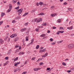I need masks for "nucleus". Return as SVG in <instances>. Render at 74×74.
Segmentation results:
<instances>
[{"label": "nucleus", "instance_id": "dca6fc26", "mask_svg": "<svg viewBox=\"0 0 74 74\" xmlns=\"http://www.w3.org/2000/svg\"><path fill=\"white\" fill-rule=\"evenodd\" d=\"M45 34H42L41 35H40V37H45Z\"/></svg>", "mask_w": 74, "mask_h": 74}, {"label": "nucleus", "instance_id": "72a5a7b5", "mask_svg": "<svg viewBox=\"0 0 74 74\" xmlns=\"http://www.w3.org/2000/svg\"><path fill=\"white\" fill-rule=\"evenodd\" d=\"M42 51H43V52H45V51H46V49H44L42 50Z\"/></svg>", "mask_w": 74, "mask_h": 74}, {"label": "nucleus", "instance_id": "c756f323", "mask_svg": "<svg viewBox=\"0 0 74 74\" xmlns=\"http://www.w3.org/2000/svg\"><path fill=\"white\" fill-rule=\"evenodd\" d=\"M33 21H34L35 22H36V21H37V19L36 18L35 19H34Z\"/></svg>", "mask_w": 74, "mask_h": 74}, {"label": "nucleus", "instance_id": "a211bd4d", "mask_svg": "<svg viewBox=\"0 0 74 74\" xmlns=\"http://www.w3.org/2000/svg\"><path fill=\"white\" fill-rule=\"evenodd\" d=\"M58 32L60 33H64V31H59Z\"/></svg>", "mask_w": 74, "mask_h": 74}, {"label": "nucleus", "instance_id": "ddd939ff", "mask_svg": "<svg viewBox=\"0 0 74 74\" xmlns=\"http://www.w3.org/2000/svg\"><path fill=\"white\" fill-rule=\"evenodd\" d=\"M44 13L43 12H41V13H40L39 14H38V15H44Z\"/></svg>", "mask_w": 74, "mask_h": 74}, {"label": "nucleus", "instance_id": "f3484780", "mask_svg": "<svg viewBox=\"0 0 74 74\" xmlns=\"http://www.w3.org/2000/svg\"><path fill=\"white\" fill-rule=\"evenodd\" d=\"M0 42L2 44H3V40L1 39H0Z\"/></svg>", "mask_w": 74, "mask_h": 74}, {"label": "nucleus", "instance_id": "49530a36", "mask_svg": "<svg viewBox=\"0 0 74 74\" xmlns=\"http://www.w3.org/2000/svg\"><path fill=\"white\" fill-rule=\"evenodd\" d=\"M3 23V21H0V25H1V24H2Z\"/></svg>", "mask_w": 74, "mask_h": 74}, {"label": "nucleus", "instance_id": "79ce46f5", "mask_svg": "<svg viewBox=\"0 0 74 74\" xmlns=\"http://www.w3.org/2000/svg\"><path fill=\"white\" fill-rule=\"evenodd\" d=\"M67 72L68 73H70V72H71V70L67 71Z\"/></svg>", "mask_w": 74, "mask_h": 74}, {"label": "nucleus", "instance_id": "ea45409f", "mask_svg": "<svg viewBox=\"0 0 74 74\" xmlns=\"http://www.w3.org/2000/svg\"><path fill=\"white\" fill-rule=\"evenodd\" d=\"M19 8V6H18V7H17L16 8H15V9H16V10H17V9H18V8Z\"/></svg>", "mask_w": 74, "mask_h": 74}, {"label": "nucleus", "instance_id": "f03ea898", "mask_svg": "<svg viewBox=\"0 0 74 74\" xmlns=\"http://www.w3.org/2000/svg\"><path fill=\"white\" fill-rule=\"evenodd\" d=\"M23 11V8H21L20 9L18 10L17 11V12H18V15H19L21 14L22 12V11Z\"/></svg>", "mask_w": 74, "mask_h": 74}, {"label": "nucleus", "instance_id": "2eb2a0df", "mask_svg": "<svg viewBox=\"0 0 74 74\" xmlns=\"http://www.w3.org/2000/svg\"><path fill=\"white\" fill-rule=\"evenodd\" d=\"M24 53H25V52H20L19 54V55H23Z\"/></svg>", "mask_w": 74, "mask_h": 74}, {"label": "nucleus", "instance_id": "de8ad7c7", "mask_svg": "<svg viewBox=\"0 0 74 74\" xmlns=\"http://www.w3.org/2000/svg\"><path fill=\"white\" fill-rule=\"evenodd\" d=\"M55 43L53 42L51 43V45H55Z\"/></svg>", "mask_w": 74, "mask_h": 74}, {"label": "nucleus", "instance_id": "e2e57ef3", "mask_svg": "<svg viewBox=\"0 0 74 74\" xmlns=\"http://www.w3.org/2000/svg\"><path fill=\"white\" fill-rule=\"evenodd\" d=\"M21 32H23V31H24V30H23V29H22L21 30Z\"/></svg>", "mask_w": 74, "mask_h": 74}, {"label": "nucleus", "instance_id": "473e14b6", "mask_svg": "<svg viewBox=\"0 0 74 74\" xmlns=\"http://www.w3.org/2000/svg\"><path fill=\"white\" fill-rule=\"evenodd\" d=\"M11 9H8V10L7 11V12H10L11 11Z\"/></svg>", "mask_w": 74, "mask_h": 74}, {"label": "nucleus", "instance_id": "b1692460", "mask_svg": "<svg viewBox=\"0 0 74 74\" xmlns=\"http://www.w3.org/2000/svg\"><path fill=\"white\" fill-rule=\"evenodd\" d=\"M18 59V57H16L15 59L14 60V62H15L16 60H17Z\"/></svg>", "mask_w": 74, "mask_h": 74}, {"label": "nucleus", "instance_id": "6ab92c4d", "mask_svg": "<svg viewBox=\"0 0 74 74\" xmlns=\"http://www.w3.org/2000/svg\"><path fill=\"white\" fill-rule=\"evenodd\" d=\"M42 26H47V23H43L42 24Z\"/></svg>", "mask_w": 74, "mask_h": 74}, {"label": "nucleus", "instance_id": "3c124183", "mask_svg": "<svg viewBox=\"0 0 74 74\" xmlns=\"http://www.w3.org/2000/svg\"><path fill=\"white\" fill-rule=\"evenodd\" d=\"M50 70V68H47V70Z\"/></svg>", "mask_w": 74, "mask_h": 74}, {"label": "nucleus", "instance_id": "e433bc0d", "mask_svg": "<svg viewBox=\"0 0 74 74\" xmlns=\"http://www.w3.org/2000/svg\"><path fill=\"white\" fill-rule=\"evenodd\" d=\"M48 53H46L45 54V56H47V55H48Z\"/></svg>", "mask_w": 74, "mask_h": 74}, {"label": "nucleus", "instance_id": "7c9ffc66", "mask_svg": "<svg viewBox=\"0 0 74 74\" xmlns=\"http://www.w3.org/2000/svg\"><path fill=\"white\" fill-rule=\"evenodd\" d=\"M39 64L40 66H41V65H43V63L42 62H41L40 63H39Z\"/></svg>", "mask_w": 74, "mask_h": 74}, {"label": "nucleus", "instance_id": "864d4df0", "mask_svg": "<svg viewBox=\"0 0 74 74\" xmlns=\"http://www.w3.org/2000/svg\"><path fill=\"white\" fill-rule=\"evenodd\" d=\"M36 5L37 6H38V5H39V3L38 2H37L36 3Z\"/></svg>", "mask_w": 74, "mask_h": 74}, {"label": "nucleus", "instance_id": "a19ab883", "mask_svg": "<svg viewBox=\"0 0 74 74\" xmlns=\"http://www.w3.org/2000/svg\"><path fill=\"white\" fill-rule=\"evenodd\" d=\"M25 73H27V72H24L22 74H25Z\"/></svg>", "mask_w": 74, "mask_h": 74}, {"label": "nucleus", "instance_id": "4c0bfd02", "mask_svg": "<svg viewBox=\"0 0 74 74\" xmlns=\"http://www.w3.org/2000/svg\"><path fill=\"white\" fill-rule=\"evenodd\" d=\"M19 47V45H16L15 46V48H18V47Z\"/></svg>", "mask_w": 74, "mask_h": 74}, {"label": "nucleus", "instance_id": "6e6d98bb", "mask_svg": "<svg viewBox=\"0 0 74 74\" xmlns=\"http://www.w3.org/2000/svg\"><path fill=\"white\" fill-rule=\"evenodd\" d=\"M16 69L17 71H18V70H20V69H19V68H17Z\"/></svg>", "mask_w": 74, "mask_h": 74}, {"label": "nucleus", "instance_id": "5701e85b", "mask_svg": "<svg viewBox=\"0 0 74 74\" xmlns=\"http://www.w3.org/2000/svg\"><path fill=\"white\" fill-rule=\"evenodd\" d=\"M62 42H63L62 40L61 41H58V44H60V43H62Z\"/></svg>", "mask_w": 74, "mask_h": 74}, {"label": "nucleus", "instance_id": "4be33fe9", "mask_svg": "<svg viewBox=\"0 0 74 74\" xmlns=\"http://www.w3.org/2000/svg\"><path fill=\"white\" fill-rule=\"evenodd\" d=\"M60 20V19H58L57 20V22H58V23H60V22H61V20Z\"/></svg>", "mask_w": 74, "mask_h": 74}, {"label": "nucleus", "instance_id": "052dcab7", "mask_svg": "<svg viewBox=\"0 0 74 74\" xmlns=\"http://www.w3.org/2000/svg\"><path fill=\"white\" fill-rule=\"evenodd\" d=\"M43 5L44 7H45V5H47V4H46L45 3L44 4V3H43Z\"/></svg>", "mask_w": 74, "mask_h": 74}, {"label": "nucleus", "instance_id": "aec40b11", "mask_svg": "<svg viewBox=\"0 0 74 74\" xmlns=\"http://www.w3.org/2000/svg\"><path fill=\"white\" fill-rule=\"evenodd\" d=\"M29 38V36H26L25 38L26 40L27 41L28 40H29V39L28 38Z\"/></svg>", "mask_w": 74, "mask_h": 74}, {"label": "nucleus", "instance_id": "5fc2aeb1", "mask_svg": "<svg viewBox=\"0 0 74 74\" xmlns=\"http://www.w3.org/2000/svg\"><path fill=\"white\" fill-rule=\"evenodd\" d=\"M53 27V29H56V27Z\"/></svg>", "mask_w": 74, "mask_h": 74}, {"label": "nucleus", "instance_id": "58836bf2", "mask_svg": "<svg viewBox=\"0 0 74 74\" xmlns=\"http://www.w3.org/2000/svg\"><path fill=\"white\" fill-rule=\"evenodd\" d=\"M35 59V57H33L32 58V60H34Z\"/></svg>", "mask_w": 74, "mask_h": 74}, {"label": "nucleus", "instance_id": "13d9d810", "mask_svg": "<svg viewBox=\"0 0 74 74\" xmlns=\"http://www.w3.org/2000/svg\"><path fill=\"white\" fill-rule=\"evenodd\" d=\"M51 32L49 30H47V33H49L50 32Z\"/></svg>", "mask_w": 74, "mask_h": 74}, {"label": "nucleus", "instance_id": "2f4dec72", "mask_svg": "<svg viewBox=\"0 0 74 74\" xmlns=\"http://www.w3.org/2000/svg\"><path fill=\"white\" fill-rule=\"evenodd\" d=\"M5 60H8V57H5Z\"/></svg>", "mask_w": 74, "mask_h": 74}, {"label": "nucleus", "instance_id": "7ed1b4c3", "mask_svg": "<svg viewBox=\"0 0 74 74\" xmlns=\"http://www.w3.org/2000/svg\"><path fill=\"white\" fill-rule=\"evenodd\" d=\"M16 36H17V34H14L10 36V37H11V38H15V37H16Z\"/></svg>", "mask_w": 74, "mask_h": 74}, {"label": "nucleus", "instance_id": "c9c22d12", "mask_svg": "<svg viewBox=\"0 0 74 74\" xmlns=\"http://www.w3.org/2000/svg\"><path fill=\"white\" fill-rule=\"evenodd\" d=\"M62 64L64 66H66V64L64 62H63L62 63Z\"/></svg>", "mask_w": 74, "mask_h": 74}, {"label": "nucleus", "instance_id": "338daca9", "mask_svg": "<svg viewBox=\"0 0 74 74\" xmlns=\"http://www.w3.org/2000/svg\"><path fill=\"white\" fill-rule=\"evenodd\" d=\"M44 48V47H41V48L40 49H42Z\"/></svg>", "mask_w": 74, "mask_h": 74}, {"label": "nucleus", "instance_id": "a878e982", "mask_svg": "<svg viewBox=\"0 0 74 74\" xmlns=\"http://www.w3.org/2000/svg\"><path fill=\"white\" fill-rule=\"evenodd\" d=\"M40 47V46H39V45H38L36 46V49H38V48H39V47Z\"/></svg>", "mask_w": 74, "mask_h": 74}, {"label": "nucleus", "instance_id": "a18cd8bd", "mask_svg": "<svg viewBox=\"0 0 74 74\" xmlns=\"http://www.w3.org/2000/svg\"><path fill=\"white\" fill-rule=\"evenodd\" d=\"M46 57V56H45V55H43L42 56V58H44Z\"/></svg>", "mask_w": 74, "mask_h": 74}, {"label": "nucleus", "instance_id": "f257e3e1", "mask_svg": "<svg viewBox=\"0 0 74 74\" xmlns=\"http://www.w3.org/2000/svg\"><path fill=\"white\" fill-rule=\"evenodd\" d=\"M68 48L69 49H72L74 48V44H70L68 46Z\"/></svg>", "mask_w": 74, "mask_h": 74}, {"label": "nucleus", "instance_id": "9b49d317", "mask_svg": "<svg viewBox=\"0 0 74 74\" xmlns=\"http://www.w3.org/2000/svg\"><path fill=\"white\" fill-rule=\"evenodd\" d=\"M9 8L11 10V8H12V5L11 4H9Z\"/></svg>", "mask_w": 74, "mask_h": 74}, {"label": "nucleus", "instance_id": "4d7b16f0", "mask_svg": "<svg viewBox=\"0 0 74 74\" xmlns=\"http://www.w3.org/2000/svg\"><path fill=\"white\" fill-rule=\"evenodd\" d=\"M40 53H41L42 52H43V51H42V50H40Z\"/></svg>", "mask_w": 74, "mask_h": 74}, {"label": "nucleus", "instance_id": "680f3d73", "mask_svg": "<svg viewBox=\"0 0 74 74\" xmlns=\"http://www.w3.org/2000/svg\"><path fill=\"white\" fill-rule=\"evenodd\" d=\"M66 4H67V3L65 2L63 3V4L64 5H66Z\"/></svg>", "mask_w": 74, "mask_h": 74}, {"label": "nucleus", "instance_id": "0eeeda50", "mask_svg": "<svg viewBox=\"0 0 74 74\" xmlns=\"http://www.w3.org/2000/svg\"><path fill=\"white\" fill-rule=\"evenodd\" d=\"M8 62H9V61H8L7 62H5L3 66H5V65H7V64H8Z\"/></svg>", "mask_w": 74, "mask_h": 74}, {"label": "nucleus", "instance_id": "393cba45", "mask_svg": "<svg viewBox=\"0 0 74 74\" xmlns=\"http://www.w3.org/2000/svg\"><path fill=\"white\" fill-rule=\"evenodd\" d=\"M39 4L40 5H43V2H40L39 3Z\"/></svg>", "mask_w": 74, "mask_h": 74}, {"label": "nucleus", "instance_id": "9d476101", "mask_svg": "<svg viewBox=\"0 0 74 74\" xmlns=\"http://www.w3.org/2000/svg\"><path fill=\"white\" fill-rule=\"evenodd\" d=\"M38 69H40V68H35L34 69V71H38Z\"/></svg>", "mask_w": 74, "mask_h": 74}, {"label": "nucleus", "instance_id": "cd10ccee", "mask_svg": "<svg viewBox=\"0 0 74 74\" xmlns=\"http://www.w3.org/2000/svg\"><path fill=\"white\" fill-rule=\"evenodd\" d=\"M16 19H21V17L18 16L17 17H16Z\"/></svg>", "mask_w": 74, "mask_h": 74}, {"label": "nucleus", "instance_id": "1a4fd4ad", "mask_svg": "<svg viewBox=\"0 0 74 74\" xmlns=\"http://www.w3.org/2000/svg\"><path fill=\"white\" fill-rule=\"evenodd\" d=\"M68 10L71 12H73V9L72 8H68Z\"/></svg>", "mask_w": 74, "mask_h": 74}, {"label": "nucleus", "instance_id": "09e8293b", "mask_svg": "<svg viewBox=\"0 0 74 74\" xmlns=\"http://www.w3.org/2000/svg\"><path fill=\"white\" fill-rule=\"evenodd\" d=\"M50 40L51 41H53V39H52V38H51L50 39Z\"/></svg>", "mask_w": 74, "mask_h": 74}, {"label": "nucleus", "instance_id": "69168bd1", "mask_svg": "<svg viewBox=\"0 0 74 74\" xmlns=\"http://www.w3.org/2000/svg\"><path fill=\"white\" fill-rule=\"evenodd\" d=\"M17 4H20V2H17Z\"/></svg>", "mask_w": 74, "mask_h": 74}, {"label": "nucleus", "instance_id": "8fccbe9b", "mask_svg": "<svg viewBox=\"0 0 74 74\" xmlns=\"http://www.w3.org/2000/svg\"><path fill=\"white\" fill-rule=\"evenodd\" d=\"M60 29H63V30H64V29H63V27H60Z\"/></svg>", "mask_w": 74, "mask_h": 74}, {"label": "nucleus", "instance_id": "39448f33", "mask_svg": "<svg viewBox=\"0 0 74 74\" xmlns=\"http://www.w3.org/2000/svg\"><path fill=\"white\" fill-rule=\"evenodd\" d=\"M42 21V18H39L38 19V20L37 22V23H38V22H41V21Z\"/></svg>", "mask_w": 74, "mask_h": 74}, {"label": "nucleus", "instance_id": "bf43d9fd", "mask_svg": "<svg viewBox=\"0 0 74 74\" xmlns=\"http://www.w3.org/2000/svg\"><path fill=\"white\" fill-rule=\"evenodd\" d=\"M18 39V38H16L15 39V41H17V39Z\"/></svg>", "mask_w": 74, "mask_h": 74}, {"label": "nucleus", "instance_id": "20e7f679", "mask_svg": "<svg viewBox=\"0 0 74 74\" xmlns=\"http://www.w3.org/2000/svg\"><path fill=\"white\" fill-rule=\"evenodd\" d=\"M56 15V13H54V14H51V16L52 17H53V16H55V15Z\"/></svg>", "mask_w": 74, "mask_h": 74}, {"label": "nucleus", "instance_id": "412c9836", "mask_svg": "<svg viewBox=\"0 0 74 74\" xmlns=\"http://www.w3.org/2000/svg\"><path fill=\"white\" fill-rule=\"evenodd\" d=\"M12 2L13 3H16V2H17V1H14V0H13L12 1Z\"/></svg>", "mask_w": 74, "mask_h": 74}, {"label": "nucleus", "instance_id": "f8f14e48", "mask_svg": "<svg viewBox=\"0 0 74 74\" xmlns=\"http://www.w3.org/2000/svg\"><path fill=\"white\" fill-rule=\"evenodd\" d=\"M29 14L28 12H26L24 14V15H23V16H26V15H27V14Z\"/></svg>", "mask_w": 74, "mask_h": 74}, {"label": "nucleus", "instance_id": "c03bdc74", "mask_svg": "<svg viewBox=\"0 0 74 74\" xmlns=\"http://www.w3.org/2000/svg\"><path fill=\"white\" fill-rule=\"evenodd\" d=\"M23 30H25H25H26V28H23Z\"/></svg>", "mask_w": 74, "mask_h": 74}, {"label": "nucleus", "instance_id": "bb28decb", "mask_svg": "<svg viewBox=\"0 0 74 74\" xmlns=\"http://www.w3.org/2000/svg\"><path fill=\"white\" fill-rule=\"evenodd\" d=\"M35 30H36V32H38V31L39 30V29L36 28L35 29Z\"/></svg>", "mask_w": 74, "mask_h": 74}, {"label": "nucleus", "instance_id": "423d86ee", "mask_svg": "<svg viewBox=\"0 0 74 74\" xmlns=\"http://www.w3.org/2000/svg\"><path fill=\"white\" fill-rule=\"evenodd\" d=\"M20 62H17L16 63L14 64V66H15V67H16V66H17V65L18 64H20Z\"/></svg>", "mask_w": 74, "mask_h": 74}, {"label": "nucleus", "instance_id": "774afa93", "mask_svg": "<svg viewBox=\"0 0 74 74\" xmlns=\"http://www.w3.org/2000/svg\"><path fill=\"white\" fill-rule=\"evenodd\" d=\"M16 71H17L16 69L14 70V72H16Z\"/></svg>", "mask_w": 74, "mask_h": 74}, {"label": "nucleus", "instance_id": "c85d7f7f", "mask_svg": "<svg viewBox=\"0 0 74 74\" xmlns=\"http://www.w3.org/2000/svg\"><path fill=\"white\" fill-rule=\"evenodd\" d=\"M51 10H52L54 8V6H51Z\"/></svg>", "mask_w": 74, "mask_h": 74}, {"label": "nucleus", "instance_id": "4468645a", "mask_svg": "<svg viewBox=\"0 0 74 74\" xmlns=\"http://www.w3.org/2000/svg\"><path fill=\"white\" fill-rule=\"evenodd\" d=\"M68 29H69V30H71V29H73V26H72L71 27H68L67 28Z\"/></svg>", "mask_w": 74, "mask_h": 74}, {"label": "nucleus", "instance_id": "37998d69", "mask_svg": "<svg viewBox=\"0 0 74 74\" xmlns=\"http://www.w3.org/2000/svg\"><path fill=\"white\" fill-rule=\"evenodd\" d=\"M12 23H15V20H13L12 21Z\"/></svg>", "mask_w": 74, "mask_h": 74}, {"label": "nucleus", "instance_id": "6e6552de", "mask_svg": "<svg viewBox=\"0 0 74 74\" xmlns=\"http://www.w3.org/2000/svg\"><path fill=\"white\" fill-rule=\"evenodd\" d=\"M5 15V13L3 12L1 13V17H3V16H4V15Z\"/></svg>", "mask_w": 74, "mask_h": 74}, {"label": "nucleus", "instance_id": "f704fd0d", "mask_svg": "<svg viewBox=\"0 0 74 74\" xmlns=\"http://www.w3.org/2000/svg\"><path fill=\"white\" fill-rule=\"evenodd\" d=\"M28 22H27V23H25V24H24L25 26H27V25H28Z\"/></svg>", "mask_w": 74, "mask_h": 74}, {"label": "nucleus", "instance_id": "603ef678", "mask_svg": "<svg viewBox=\"0 0 74 74\" xmlns=\"http://www.w3.org/2000/svg\"><path fill=\"white\" fill-rule=\"evenodd\" d=\"M10 38H8V42H10Z\"/></svg>", "mask_w": 74, "mask_h": 74}, {"label": "nucleus", "instance_id": "0e129e2a", "mask_svg": "<svg viewBox=\"0 0 74 74\" xmlns=\"http://www.w3.org/2000/svg\"><path fill=\"white\" fill-rule=\"evenodd\" d=\"M33 42H34V38L32 39L31 40Z\"/></svg>", "mask_w": 74, "mask_h": 74}]
</instances>
